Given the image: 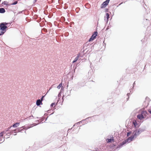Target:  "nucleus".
I'll list each match as a JSON object with an SVG mask.
<instances>
[{
	"label": "nucleus",
	"instance_id": "f257e3e1",
	"mask_svg": "<svg viewBox=\"0 0 151 151\" xmlns=\"http://www.w3.org/2000/svg\"><path fill=\"white\" fill-rule=\"evenodd\" d=\"M98 34L97 32H95L92 35L91 37L88 40L89 42H91L96 37Z\"/></svg>",
	"mask_w": 151,
	"mask_h": 151
},
{
	"label": "nucleus",
	"instance_id": "f03ea898",
	"mask_svg": "<svg viewBox=\"0 0 151 151\" xmlns=\"http://www.w3.org/2000/svg\"><path fill=\"white\" fill-rule=\"evenodd\" d=\"M134 136H132L131 137H129V138H128L127 140H126L124 141H123L122 142V145H124L125 143H126L127 142H130L132 141L133 139L134 138Z\"/></svg>",
	"mask_w": 151,
	"mask_h": 151
},
{
	"label": "nucleus",
	"instance_id": "7ed1b4c3",
	"mask_svg": "<svg viewBox=\"0 0 151 151\" xmlns=\"http://www.w3.org/2000/svg\"><path fill=\"white\" fill-rule=\"evenodd\" d=\"M110 0H106L101 5V8H105L108 4Z\"/></svg>",
	"mask_w": 151,
	"mask_h": 151
},
{
	"label": "nucleus",
	"instance_id": "20e7f679",
	"mask_svg": "<svg viewBox=\"0 0 151 151\" xmlns=\"http://www.w3.org/2000/svg\"><path fill=\"white\" fill-rule=\"evenodd\" d=\"M7 27V26H5L2 24H1L0 25V28L4 32H5L6 31V28Z\"/></svg>",
	"mask_w": 151,
	"mask_h": 151
},
{
	"label": "nucleus",
	"instance_id": "39448f33",
	"mask_svg": "<svg viewBox=\"0 0 151 151\" xmlns=\"http://www.w3.org/2000/svg\"><path fill=\"white\" fill-rule=\"evenodd\" d=\"M137 118L140 120H142L144 118V117L141 114H138L137 116Z\"/></svg>",
	"mask_w": 151,
	"mask_h": 151
},
{
	"label": "nucleus",
	"instance_id": "423d86ee",
	"mask_svg": "<svg viewBox=\"0 0 151 151\" xmlns=\"http://www.w3.org/2000/svg\"><path fill=\"white\" fill-rule=\"evenodd\" d=\"M42 104V101L40 99H38L37 100L36 102V104L37 106H39L41 104Z\"/></svg>",
	"mask_w": 151,
	"mask_h": 151
},
{
	"label": "nucleus",
	"instance_id": "0eeeda50",
	"mask_svg": "<svg viewBox=\"0 0 151 151\" xmlns=\"http://www.w3.org/2000/svg\"><path fill=\"white\" fill-rule=\"evenodd\" d=\"M147 112L146 111H143L142 112L141 114L143 116H147Z\"/></svg>",
	"mask_w": 151,
	"mask_h": 151
},
{
	"label": "nucleus",
	"instance_id": "6e6552de",
	"mask_svg": "<svg viewBox=\"0 0 151 151\" xmlns=\"http://www.w3.org/2000/svg\"><path fill=\"white\" fill-rule=\"evenodd\" d=\"M106 142L108 143L110 142H114V139L112 138L111 139H106Z\"/></svg>",
	"mask_w": 151,
	"mask_h": 151
},
{
	"label": "nucleus",
	"instance_id": "1a4fd4ad",
	"mask_svg": "<svg viewBox=\"0 0 151 151\" xmlns=\"http://www.w3.org/2000/svg\"><path fill=\"white\" fill-rule=\"evenodd\" d=\"M5 9L2 8H0V13H3L5 12Z\"/></svg>",
	"mask_w": 151,
	"mask_h": 151
},
{
	"label": "nucleus",
	"instance_id": "9d476101",
	"mask_svg": "<svg viewBox=\"0 0 151 151\" xmlns=\"http://www.w3.org/2000/svg\"><path fill=\"white\" fill-rule=\"evenodd\" d=\"M19 123H16L13 125V127H16L19 125Z\"/></svg>",
	"mask_w": 151,
	"mask_h": 151
},
{
	"label": "nucleus",
	"instance_id": "9b49d317",
	"mask_svg": "<svg viewBox=\"0 0 151 151\" xmlns=\"http://www.w3.org/2000/svg\"><path fill=\"white\" fill-rule=\"evenodd\" d=\"M79 56H77L75 58V59H74V60L73 61V63H74L76 62L77 60H78V58H79Z\"/></svg>",
	"mask_w": 151,
	"mask_h": 151
},
{
	"label": "nucleus",
	"instance_id": "f8f14e48",
	"mask_svg": "<svg viewBox=\"0 0 151 151\" xmlns=\"http://www.w3.org/2000/svg\"><path fill=\"white\" fill-rule=\"evenodd\" d=\"M5 32H4L3 31H2V30L0 28V34L1 35H3L4 33Z\"/></svg>",
	"mask_w": 151,
	"mask_h": 151
},
{
	"label": "nucleus",
	"instance_id": "ddd939ff",
	"mask_svg": "<svg viewBox=\"0 0 151 151\" xmlns=\"http://www.w3.org/2000/svg\"><path fill=\"white\" fill-rule=\"evenodd\" d=\"M62 86V83H60L59 85H58V86L57 87V88L58 89H60V88Z\"/></svg>",
	"mask_w": 151,
	"mask_h": 151
},
{
	"label": "nucleus",
	"instance_id": "4468645a",
	"mask_svg": "<svg viewBox=\"0 0 151 151\" xmlns=\"http://www.w3.org/2000/svg\"><path fill=\"white\" fill-rule=\"evenodd\" d=\"M5 133L4 131H3L0 133V137H2L4 135V134Z\"/></svg>",
	"mask_w": 151,
	"mask_h": 151
},
{
	"label": "nucleus",
	"instance_id": "2eb2a0df",
	"mask_svg": "<svg viewBox=\"0 0 151 151\" xmlns=\"http://www.w3.org/2000/svg\"><path fill=\"white\" fill-rule=\"evenodd\" d=\"M22 130H23V129H17L15 131H17V132H21Z\"/></svg>",
	"mask_w": 151,
	"mask_h": 151
},
{
	"label": "nucleus",
	"instance_id": "dca6fc26",
	"mask_svg": "<svg viewBox=\"0 0 151 151\" xmlns=\"http://www.w3.org/2000/svg\"><path fill=\"white\" fill-rule=\"evenodd\" d=\"M106 16L107 19H108L109 18V13H107L106 14Z\"/></svg>",
	"mask_w": 151,
	"mask_h": 151
},
{
	"label": "nucleus",
	"instance_id": "f3484780",
	"mask_svg": "<svg viewBox=\"0 0 151 151\" xmlns=\"http://www.w3.org/2000/svg\"><path fill=\"white\" fill-rule=\"evenodd\" d=\"M17 1H16L14 2V3L12 4H11L12 5H15V4H17Z\"/></svg>",
	"mask_w": 151,
	"mask_h": 151
},
{
	"label": "nucleus",
	"instance_id": "a211bd4d",
	"mask_svg": "<svg viewBox=\"0 0 151 151\" xmlns=\"http://www.w3.org/2000/svg\"><path fill=\"white\" fill-rule=\"evenodd\" d=\"M131 133V132H128L127 133V136H129Z\"/></svg>",
	"mask_w": 151,
	"mask_h": 151
},
{
	"label": "nucleus",
	"instance_id": "6ab92c4d",
	"mask_svg": "<svg viewBox=\"0 0 151 151\" xmlns=\"http://www.w3.org/2000/svg\"><path fill=\"white\" fill-rule=\"evenodd\" d=\"M1 24H3L5 26H6V25H7V23H1Z\"/></svg>",
	"mask_w": 151,
	"mask_h": 151
},
{
	"label": "nucleus",
	"instance_id": "aec40b11",
	"mask_svg": "<svg viewBox=\"0 0 151 151\" xmlns=\"http://www.w3.org/2000/svg\"><path fill=\"white\" fill-rule=\"evenodd\" d=\"M55 104V103H52L51 104V106L52 107Z\"/></svg>",
	"mask_w": 151,
	"mask_h": 151
},
{
	"label": "nucleus",
	"instance_id": "412c9836",
	"mask_svg": "<svg viewBox=\"0 0 151 151\" xmlns=\"http://www.w3.org/2000/svg\"><path fill=\"white\" fill-rule=\"evenodd\" d=\"M44 96H42V98L41 99V100H40L41 101H42L43 100V98H44Z\"/></svg>",
	"mask_w": 151,
	"mask_h": 151
},
{
	"label": "nucleus",
	"instance_id": "4be33fe9",
	"mask_svg": "<svg viewBox=\"0 0 151 151\" xmlns=\"http://www.w3.org/2000/svg\"><path fill=\"white\" fill-rule=\"evenodd\" d=\"M133 124H134V125L135 127H136V124H135V122H133Z\"/></svg>",
	"mask_w": 151,
	"mask_h": 151
},
{
	"label": "nucleus",
	"instance_id": "5701e85b",
	"mask_svg": "<svg viewBox=\"0 0 151 151\" xmlns=\"http://www.w3.org/2000/svg\"><path fill=\"white\" fill-rule=\"evenodd\" d=\"M148 111L150 112V113L151 114V110H148Z\"/></svg>",
	"mask_w": 151,
	"mask_h": 151
},
{
	"label": "nucleus",
	"instance_id": "b1692460",
	"mask_svg": "<svg viewBox=\"0 0 151 151\" xmlns=\"http://www.w3.org/2000/svg\"><path fill=\"white\" fill-rule=\"evenodd\" d=\"M37 0H35V1H36Z\"/></svg>",
	"mask_w": 151,
	"mask_h": 151
}]
</instances>
